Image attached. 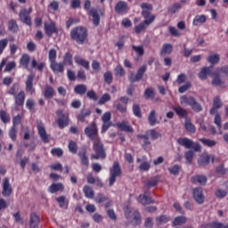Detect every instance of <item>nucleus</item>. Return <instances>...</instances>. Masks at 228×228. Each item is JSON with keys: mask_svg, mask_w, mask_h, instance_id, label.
I'll return each instance as SVG.
<instances>
[{"mask_svg": "<svg viewBox=\"0 0 228 228\" xmlns=\"http://www.w3.org/2000/svg\"><path fill=\"white\" fill-rule=\"evenodd\" d=\"M86 97L87 99H90L91 101H97L99 99V97L97 96V94L95 93V91L94 89L90 90V91H86Z\"/></svg>", "mask_w": 228, "mask_h": 228, "instance_id": "052dcab7", "label": "nucleus"}, {"mask_svg": "<svg viewBox=\"0 0 228 228\" xmlns=\"http://www.w3.org/2000/svg\"><path fill=\"white\" fill-rule=\"evenodd\" d=\"M172 51H174V45L166 43L162 46V49L160 51V56H167V54H171Z\"/></svg>", "mask_w": 228, "mask_h": 228, "instance_id": "f704fd0d", "label": "nucleus"}, {"mask_svg": "<svg viewBox=\"0 0 228 228\" xmlns=\"http://www.w3.org/2000/svg\"><path fill=\"white\" fill-rule=\"evenodd\" d=\"M184 224H186V217L179 216L174 219L173 227H177V225H184Z\"/></svg>", "mask_w": 228, "mask_h": 228, "instance_id": "a18cd8bd", "label": "nucleus"}, {"mask_svg": "<svg viewBox=\"0 0 228 228\" xmlns=\"http://www.w3.org/2000/svg\"><path fill=\"white\" fill-rule=\"evenodd\" d=\"M9 136L12 142L17 141V127L16 126H12L10 131H9Z\"/></svg>", "mask_w": 228, "mask_h": 228, "instance_id": "e2e57ef3", "label": "nucleus"}, {"mask_svg": "<svg viewBox=\"0 0 228 228\" xmlns=\"http://www.w3.org/2000/svg\"><path fill=\"white\" fill-rule=\"evenodd\" d=\"M181 10V4L175 3L168 7L167 13L168 15H174V13H177Z\"/></svg>", "mask_w": 228, "mask_h": 228, "instance_id": "c03bdc74", "label": "nucleus"}, {"mask_svg": "<svg viewBox=\"0 0 228 228\" xmlns=\"http://www.w3.org/2000/svg\"><path fill=\"white\" fill-rule=\"evenodd\" d=\"M50 68L54 74H63L65 71V62L58 63L56 61L50 62Z\"/></svg>", "mask_w": 228, "mask_h": 228, "instance_id": "dca6fc26", "label": "nucleus"}, {"mask_svg": "<svg viewBox=\"0 0 228 228\" xmlns=\"http://www.w3.org/2000/svg\"><path fill=\"white\" fill-rule=\"evenodd\" d=\"M184 127L188 133H195L197 131V128L195 127V125L191 124V118H187L185 119Z\"/></svg>", "mask_w": 228, "mask_h": 228, "instance_id": "e433bc0d", "label": "nucleus"}, {"mask_svg": "<svg viewBox=\"0 0 228 228\" xmlns=\"http://www.w3.org/2000/svg\"><path fill=\"white\" fill-rule=\"evenodd\" d=\"M193 199L197 204H204V192L202 191V188L198 187L193 189Z\"/></svg>", "mask_w": 228, "mask_h": 228, "instance_id": "2eb2a0df", "label": "nucleus"}, {"mask_svg": "<svg viewBox=\"0 0 228 228\" xmlns=\"http://www.w3.org/2000/svg\"><path fill=\"white\" fill-rule=\"evenodd\" d=\"M148 122L150 126H156L158 123V118H156V110H151L149 116H148Z\"/></svg>", "mask_w": 228, "mask_h": 228, "instance_id": "37998d69", "label": "nucleus"}, {"mask_svg": "<svg viewBox=\"0 0 228 228\" xmlns=\"http://www.w3.org/2000/svg\"><path fill=\"white\" fill-rule=\"evenodd\" d=\"M173 110H175V113L179 117V118H184L186 120L188 118V110L186 109L176 105L173 107Z\"/></svg>", "mask_w": 228, "mask_h": 228, "instance_id": "412c9836", "label": "nucleus"}, {"mask_svg": "<svg viewBox=\"0 0 228 228\" xmlns=\"http://www.w3.org/2000/svg\"><path fill=\"white\" fill-rule=\"evenodd\" d=\"M212 70L213 66L203 67L200 72L198 74L200 79H201V81H204L208 79V76L211 74V77H213V86H223V85H225V80H224V77H228V66L216 68V70L211 73Z\"/></svg>", "mask_w": 228, "mask_h": 228, "instance_id": "f257e3e1", "label": "nucleus"}, {"mask_svg": "<svg viewBox=\"0 0 228 228\" xmlns=\"http://www.w3.org/2000/svg\"><path fill=\"white\" fill-rule=\"evenodd\" d=\"M159 183V178H158V176L151 177L144 181V188H146V190H151V188L158 186Z\"/></svg>", "mask_w": 228, "mask_h": 228, "instance_id": "393cba45", "label": "nucleus"}, {"mask_svg": "<svg viewBox=\"0 0 228 228\" xmlns=\"http://www.w3.org/2000/svg\"><path fill=\"white\" fill-rule=\"evenodd\" d=\"M74 92L77 95H86V92H88V87L85 84H79L74 87Z\"/></svg>", "mask_w": 228, "mask_h": 228, "instance_id": "2f4dec72", "label": "nucleus"}, {"mask_svg": "<svg viewBox=\"0 0 228 228\" xmlns=\"http://www.w3.org/2000/svg\"><path fill=\"white\" fill-rule=\"evenodd\" d=\"M206 20H208L206 15H196L192 21V24L193 26H202V24H204Z\"/></svg>", "mask_w": 228, "mask_h": 228, "instance_id": "c9c22d12", "label": "nucleus"}, {"mask_svg": "<svg viewBox=\"0 0 228 228\" xmlns=\"http://www.w3.org/2000/svg\"><path fill=\"white\" fill-rule=\"evenodd\" d=\"M180 171H181V166L177 164L168 168V172L172 175H179Z\"/></svg>", "mask_w": 228, "mask_h": 228, "instance_id": "6e6d98bb", "label": "nucleus"}, {"mask_svg": "<svg viewBox=\"0 0 228 228\" xmlns=\"http://www.w3.org/2000/svg\"><path fill=\"white\" fill-rule=\"evenodd\" d=\"M94 200L97 202V204H102V202H107V200H110V198L102 193H98Z\"/></svg>", "mask_w": 228, "mask_h": 228, "instance_id": "603ef678", "label": "nucleus"}, {"mask_svg": "<svg viewBox=\"0 0 228 228\" xmlns=\"http://www.w3.org/2000/svg\"><path fill=\"white\" fill-rule=\"evenodd\" d=\"M14 101L16 106H24L26 93L23 90L20 91L16 95H14Z\"/></svg>", "mask_w": 228, "mask_h": 228, "instance_id": "5701e85b", "label": "nucleus"}, {"mask_svg": "<svg viewBox=\"0 0 228 228\" xmlns=\"http://www.w3.org/2000/svg\"><path fill=\"white\" fill-rule=\"evenodd\" d=\"M93 151L94 153L91 155V159H106V148L101 138L93 143Z\"/></svg>", "mask_w": 228, "mask_h": 228, "instance_id": "39448f33", "label": "nucleus"}, {"mask_svg": "<svg viewBox=\"0 0 228 228\" xmlns=\"http://www.w3.org/2000/svg\"><path fill=\"white\" fill-rule=\"evenodd\" d=\"M84 9L88 12L91 17H93V23L94 26H99V24H101V16L99 15V11L95 8H92V2L90 0L85 1Z\"/></svg>", "mask_w": 228, "mask_h": 228, "instance_id": "0eeeda50", "label": "nucleus"}, {"mask_svg": "<svg viewBox=\"0 0 228 228\" xmlns=\"http://www.w3.org/2000/svg\"><path fill=\"white\" fill-rule=\"evenodd\" d=\"M37 131L42 142H44V143H49V134H47L42 121L37 122Z\"/></svg>", "mask_w": 228, "mask_h": 228, "instance_id": "ddd939ff", "label": "nucleus"}, {"mask_svg": "<svg viewBox=\"0 0 228 228\" xmlns=\"http://www.w3.org/2000/svg\"><path fill=\"white\" fill-rule=\"evenodd\" d=\"M137 138L139 140H143L142 147H146L147 145H151V141L149 140V135H147V134H137Z\"/></svg>", "mask_w": 228, "mask_h": 228, "instance_id": "bf43d9fd", "label": "nucleus"}, {"mask_svg": "<svg viewBox=\"0 0 228 228\" xmlns=\"http://www.w3.org/2000/svg\"><path fill=\"white\" fill-rule=\"evenodd\" d=\"M141 8L142 9V15L143 19H145V20L135 26L134 31L135 33H137V35H139V33H142V31H145V29H147V27L151 26V24H152V22L156 20V15L151 12L153 10L152 4L142 3L141 4Z\"/></svg>", "mask_w": 228, "mask_h": 228, "instance_id": "7ed1b4c3", "label": "nucleus"}, {"mask_svg": "<svg viewBox=\"0 0 228 228\" xmlns=\"http://www.w3.org/2000/svg\"><path fill=\"white\" fill-rule=\"evenodd\" d=\"M83 191L86 199H94L95 196V192H94V189L90 187V185H85L83 188Z\"/></svg>", "mask_w": 228, "mask_h": 228, "instance_id": "4c0bfd02", "label": "nucleus"}, {"mask_svg": "<svg viewBox=\"0 0 228 228\" xmlns=\"http://www.w3.org/2000/svg\"><path fill=\"white\" fill-rule=\"evenodd\" d=\"M20 63L24 67V69H28L29 65V56L28 54H23L20 58Z\"/></svg>", "mask_w": 228, "mask_h": 228, "instance_id": "5fc2aeb1", "label": "nucleus"}, {"mask_svg": "<svg viewBox=\"0 0 228 228\" xmlns=\"http://www.w3.org/2000/svg\"><path fill=\"white\" fill-rule=\"evenodd\" d=\"M132 49L134 51L137 56L142 57L143 54H145V48H143V45H132Z\"/></svg>", "mask_w": 228, "mask_h": 228, "instance_id": "de8ad7c7", "label": "nucleus"}, {"mask_svg": "<svg viewBox=\"0 0 228 228\" xmlns=\"http://www.w3.org/2000/svg\"><path fill=\"white\" fill-rule=\"evenodd\" d=\"M145 72H147V66L142 65L138 69L135 75L134 73H131L129 75L128 81H130V83H136L138 81H142V79H143V75L145 74Z\"/></svg>", "mask_w": 228, "mask_h": 228, "instance_id": "9d476101", "label": "nucleus"}, {"mask_svg": "<svg viewBox=\"0 0 228 228\" xmlns=\"http://www.w3.org/2000/svg\"><path fill=\"white\" fill-rule=\"evenodd\" d=\"M75 62L77 65H80V67H84L86 70L90 69V62L79 56H75Z\"/></svg>", "mask_w": 228, "mask_h": 228, "instance_id": "473e14b6", "label": "nucleus"}, {"mask_svg": "<svg viewBox=\"0 0 228 228\" xmlns=\"http://www.w3.org/2000/svg\"><path fill=\"white\" fill-rule=\"evenodd\" d=\"M177 144L184 147L185 149H192L184 152V158L189 165H191L193 158H195V152H201L202 146L200 143L193 142V140L188 137H181L177 139Z\"/></svg>", "mask_w": 228, "mask_h": 228, "instance_id": "f03ea898", "label": "nucleus"}, {"mask_svg": "<svg viewBox=\"0 0 228 228\" xmlns=\"http://www.w3.org/2000/svg\"><path fill=\"white\" fill-rule=\"evenodd\" d=\"M0 118L4 124H8L10 122V114H7L6 110H0Z\"/></svg>", "mask_w": 228, "mask_h": 228, "instance_id": "8fccbe9b", "label": "nucleus"}, {"mask_svg": "<svg viewBox=\"0 0 228 228\" xmlns=\"http://www.w3.org/2000/svg\"><path fill=\"white\" fill-rule=\"evenodd\" d=\"M181 104H188L195 113H200L203 110L202 105L193 96H181Z\"/></svg>", "mask_w": 228, "mask_h": 228, "instance_id": "423d86ee", "label": "nucleus"}, {"mask_svg": "<svg viewBox=\"0 0 228 228\" xmlns=\"http://www.w3.org/2000/svg\"><path fill=\"white\" fill-rule=\"evenodd\" d=\"M17 92H19V83H14L11 86L7 94H9V95H13V97H15V95H17Z\"/></svg>", "mask_w": 228, "mask_h": 228, "instance_id": "4d7b16f0", "label": "nucleus"}, {"mask_svg": "<svg viewBox=\"0 0 228 228\" xmlns=\"http://www.w3.org/2000/svg\"><path fill=\"white\" fill-rule=\"evenodd\" d=\"M191 183L193 184H200V186H206V183H208V176L202 175H196L191 178Z\"/></svg>", "mask_w": 228, "mask_h": 228, "instance_id": "aec40b11", "label": "nucleus"}, {"mask_svg": "<svg viewBox=\"0 0 228 228\" xmlns=\"http://www.w3.org/2000/svg\"><path fill=\"white\" fill-rule=\"evenodd\" d=\"M207 61H208V63H210V67L214 69L215 65H218V63H220V54L215 53L208 55Z\"/></svg>", "mask_w": 228, "mask_h": 228, "instance_id": "c85d7f7f", "label": "nucleus"}, {"mask_svg": "<svg viewBox=\"0 0 228 228\" xmlns=\"http://www.w3.org/2000/svg\"><path fill=\"white\" fill-rule=\"evenodd\" d=\"M114 72L117 77H124V76H126V69H124V68L121 65H118L115 68Z\"/></svg>", "mask_w": 228, "mask_h": 228, "instance_id": "09e8293b", "label": "nucleus"}, {"mask_svg": "<svg viewBox=\"0 0 228 228\" xmlns=\"http://www.w3.org/2000/svg\"><path fill=\"white\" fill-rule=\"evenodd\" d=\"M215 195L217 199H224V197H227V192L225 190L217 189Z\"/></svg>", "mask_w": 228, "mask_h": 228, "instance_id": "338daca9", "label": "nucleus"}, {"mask_svg": "<svg viewBox=\"0 0 228 228\" xmlns=\"http://www.w3.org/2000/svg\"><path fill=\"white\" fill-rule=\"evenodd\" d=\"M56 94V91L51 86H46L44 91V97L45 99H53Z\"/></svg>", "mask_w": 228, "mask_h": 228, "instance_id": "72a5a7b5", "label": "nucleus"}, {"mask_svg": "<svg viewBox=\"0 0 228 228\" xmlns=\"http://www.w3.org/2000/svg\"><path fill=\"white\" fill-rule=\"evenodd\" d=\"M85 134L87 138L91 140H95L99 138V129L97 128V123L95 121L92 122L90 126L85 128Z\"/></svg>", "mask_w": 228, "mask_h": 228, "instance_id": "1a4fd4ad", "label": "nucleus"}, {"mask_svg": "<svg viewBox=\"0 0 228 228\" xmlns=\"http://www.w3.org/2000/svg\"><path fill=\"white\" fill-rule=\"evenodd\" d=\"M211 163V156L208 154H202L199 159H198V165L200 167H208Z\"/></svg>", "mask_w": 228, "mask_h": 228, "instance_id": "a878e982", "label": "nucleus"}, {"mask_svg": "<svg viewBox=\"0 0 228 228\" xmlns=\"http://www.w3.org/2000/svg\"><path fill=\"white\" fill-rule=\"evenodd\" d=\"M92 115V110L90 109H82L80 113L77 115V120L79 122H86V117H90Z\"/></svg>", "mask_w": 228, "mask_h": 228, "instance_id": "c756f323", "label": "nucleus"}, {"mask_svg": "<svg viewBox=\"0 0 228 228\" xmlns=\"http://www.w3.org/2000/svg\"><path fill=\"white\" fill-rule=\"evenodd\" d=\"M28 224L30 228H38V224H40V217L38 215L31 213Z\"/></svg>", "mask_w": 228, "mask_h": 228, "instance_id": "cd10ccee", "label": "nucleus"}, {"mask_svg": "<svg viewBox=\"0 0 228 228\" xmlns=\"http://www.w3.org/2000/svg\"><path fill=\"white\" fill-rule=\"evenodd\" d=\"M51 152L53 156H57V158H61V156H63V150H61V148H53Z\"/></svg>", "mask_w": 228, "mask_h": 228, "instance_id": "69168bd1", "label": "nucleus"}, {"mask_svg": "<svg viewBox=\"0 0 228 228\" xmlns=\"http://www.w3.org/2000/svg\"><path fill=\"white\" fill-rule=\"evenodd\" d=\"M200 142L203 145H206L207 147H215V145H216V141H213L206 138L200 139Z\"/></svg>", "mask_w": 228, "mask_h": 228, "instance_id": "864d4df0", "label": "nucleus"}, {"mask_svg": "<svg viewBox=\"0 0 228 228\" xmlns=\"http://www.w3.org/2000/svg\"><path fill=\"white\" fill-rule=\"evenodd\" d=\"M71 39L75 40L77 44L83 45L86 42L88 37V30L83 27H77L70 31Z\"/></svg>", "mask_w": 228, "mask_h": 228, "instance_id": "20e7f679", "label": "nucleus"}, {"mask_svg": "<svg viewBox=\"0 0 228 228\" xmlns=\"http://www.w3.org/2000/svg\"><path fill=\"white\" fill-rule=\"evenodd\" d=\"M35 79V76L33 74H30L28 76V78L26 80V92H29L30 94H34L35 88L33 87V81Z\"/></svg>", "mask_w": 228, "mask_h": 228, "instance_id": "bb28decb", "label": "nucleus"}, {"mask_svg": "<svg viewBox=\"0 0 228 228\" xmlns=\"http://www.w3.org/2000/svg\"><path fill=\"white\" fill-rule=\"evenodd\" d=\"M63 183H53L49 188L48 191L50 193H56V191H62Z\"/></svg>", "mask_w": 228, "mask_h": 228, "instance_id": "ea45409f", "label": "nucleus"}, {"mask_svg": "<svg viewBox=\"0 0 228 228\" xmlns=\"http://www.w3.org/2000/svg\"><path fill=\"white\" fill-rule=\"evenodd\" d=\"M222 106V100L219 96H216L213 100V105L209 110L210 115H216V113H218V110H220Z\"/></svg>", "mask_w": 228, "mask_h": 228, "instance_id": "f3484780", "label": "nucleus"}, {"mask_svg": "<svg viewBox=\"0 0 228 228\" xmlns=\"http://www.w3.org/2000/svg\"><path fill=\"white\" fill-rule=\"evenodd\" d=\"M57 124L60 127V129H63V127H67L69 126V116L63 114V110H57Z\"/></svg>", "mask_w": 228, "mask_h": 228, "instance_id": "9b49d317", "label": "nucleus"}, {"mask_svg": "<svg viewBox=\"0 0 228 228\" xmlns=\"http://www.w3.org/2000/svg\"><path fill=\"white\" fill-rule=\"evenodd\" d=\"M56 201L58 202L60 208H62L63 209H68L69 208V200L65 198V196H60L56 199Z\"/></svg>", "mask_w": 228, "mask_h": 228, "instance_id": "58836bf2", "label": "nucleus"}, {"mask_svg": "<svg viewBox=\"0 0 228 228\" xmlns=\"http://www.w3.org/2000/svg\"><path fill=\"white\" fill-rule=\"evenodd\" d=\"M69 150L72 152V154H77V143L74 141H70L69 143Z\"/></svg>", "mask_w": 228, "mask_h": 228, "instance_id": "0e129e2a", "label": "nucleus"}, {"mask_svg": "<svg viewBox=\"0 0 228 228\" xmlns=\"http://www.w3.org/2000/svg\"><path fill=\"white\" fill-rule=\"evenodd\" d=\"M227 172H228V169L225 168L224 164H220L216 167V174H217L218 175H225Z\"/></svg>", "mask_w": 228, "mask_h": 228, "instance_id": "3c124183", "label": "nucleus"}, {"mask_svg": "<svg viewBox=\"0 0 228 228\" xmlns=\"http://www.w3.org/2000/svg\"><path fill=\"white\" fill-rule=\"evenodd\" d=\"M20 20V22H23V24H26L27 26H31V16L29 15V12H28L27 9H21L19 13Z\"/></svg>", "mask_w": 228, "mask_h": 228, "instance_id": "4468645a", "label": "nucleus"}, {"mask_svg": "<svg viewBox=\"0 0 228 228\" xmlns=\"http://www.w3.org/2000/svg\"><path fill=\"white\" fill-rule=\"evenodd\" d=\"M144 97L145 99L149 100V99H154L156 97V92H154V88L151 87V88H147L144 91Z\"/></svg>", "mask_w": 228, "mask_h": 228, "instance_id": "49530a36", "label": "nucleus"}, {"mask_svg": "<svg viewBox=\"0 0 228 228\" xmlns=\"http://www.w3.org/2000/svg\"><path fill=\"white\" fill-rule=\"evenodd\" d=\"M26 106L29 111H35V100L28 99L26 102Z\"/></svg>", "mask_w": 228, "mask_h": 228, "instance_id": "774afa93", "label": "nucleus"}, {"mask_svg": "<svg viewBox=\"0 0 228 228\" xmlns=\"http://www.w3.org/2000/svg\"><path fill=\"white\" fill-rule=\"evenodd\" d=\"M110 177L109 178L110 186H113L117 181V177H120L122 175V168L120 167V163L118 161L114 162L112 168L110 170Z\"/></svg>", "mask_w": 228, "mask_h": 228, "instance_id": "6e6552de", "label": "nucleus"}, {"mask_svg": "<svg viewBox=\"0 0 228 228\" xmlns=\"http://www.w3.org/2000/svg\"><path fill=\"white\" fill-rule=\"evenodd\" d=\"M117 127L120 129L121 131H125V133H134V130L133 129V126H129L127 121H123L121 123L117 124Z\"/></svg>", "mask_w": 228, "mask_h": 228, "instance_id": "7c9ffc66", "label": "nucleus"}, {"mask_svg": "<svg viewBox=\"0 0 228 228\" xmlns=\"http://www.w3.org/2000/svg\"><path fill=\"white\" fill-rule=\"evenodd\" d=\"M86 154V148H83L78 151V157L80 158L81 163L84 167H88L90 165V161L88 160V156Z\"/></svg>", "mask_w": 228, "mask_h": 228, "instance_id": "b1692460", "label": "nucleus"}, {"mask_svg": "<svg viewBox=\"0 0 228 228\" xmlns=\"http://www.w3.org/2000/svg\"><path fill=\"white\" fill-rule=\"evenodd\" d=\"M133 113L138 118H142V109H140V104L133 105Z\"/></svg>", "mask_w": 228, "mask_h": 228, "instance_id": "13d9d810", "label": "nucleus"}, {"mask_svg": "<svg viewBox=\"0 0 228 228\" xmlns=\"http://www.w3.org/2000/svg\"><path fill=\"white\" fill-rule=\"evenodd\" d=\"M8 30L12 31V33H18L19 31V25L15 20H10L8 22Z\"/></svg>", "mask_w": 228, "mask_h": 228, "instance_id": "a19ab883", "label": "nucleus"}, {"mask_svg": "<svg viewBox=\"0 0 228 228\" xmlns=\"http://www.w3.org/2000/svg\"><path fill=\"white\" fill-rule=\"evenodd\" d=\"M116 13H126L129 12V5L125 1H119L114 7Z\"/></svg>", "mask_w": 228, "mask_h": 228, "instance_id": "6ab92c4d", "label": "nucleus"}, {"mask_svg": "<svg viewBox=\"0 0 228 228\" xmlns=\"http://www.w3.org/2000/svg\"><path fill=\"white\" fill-rule=\"evenodd\" d=\"M139 202L142 204V206H147L148 204H154V200L151 197V192L149 191H144L143 195L139 196Z\"/></svg>", "mask_w": 228, "mask_h": 228, "instance_id": "a211bd4d", "label": "nucleus"}, {"mask_svg": "<svg viewBox=\"0 0 228 228\" xmlns=\"http://www.w3.org/2000/svg\"><path fill=\"white\" fill-rule=\"evenodd\" d=\"M168 222H170V217H168L165 215L157 216L155 219L156 225H161L162 224H167Z\"/></svg>", "mask_w": 228, "mask_h": 228, "instance_id": "79ce46f5", "label": "nucleus"}, {"mask_svg": "<svg viewBox=\"0 0 228 228\" xmlns=\"http://www.w3.org/2000/svg\"><path fill=\"white\" fill-rule=\"evenodd\" d=\"M45 31L47 37H53L54 33H58V28H56V23L52 22L50 24L45 23Z\"/></svg>", "mask_w": 228, "mask_h": 228, "instance_id": "4be33fe9", "label": "nucleus"}, {"mask_svg": "<svg viewBox=\"0 0 228 228\" xmlns=\"http://www.w3.org/2000/svg\"><path fill=\"white\" fill-rule=\"evenodd\" d=\"M13 193V188L10 184V178L5 177L4 179L2 195L3 197H10Z\"/></svg>", "mask_w": 228, "mask_h": 228, "instance_id": "f8f14e48", "label": "nucleus"}, {"mask_svg": "<svg viewBox=\"0 0 228 228\" xmlns=\"http://www.w3.org/2000/svg\"><path fill=\"white\" fill-rule=\"evenodd\" d=\"M56 56H57L56 49L54 48L50 49L49 54H48L50 63L56 61Z\"/></svg>", "mask_w": 228, "mask_h": 228, "instance_id": "680f3d73", "label": "nucleus"}]
</instances>
